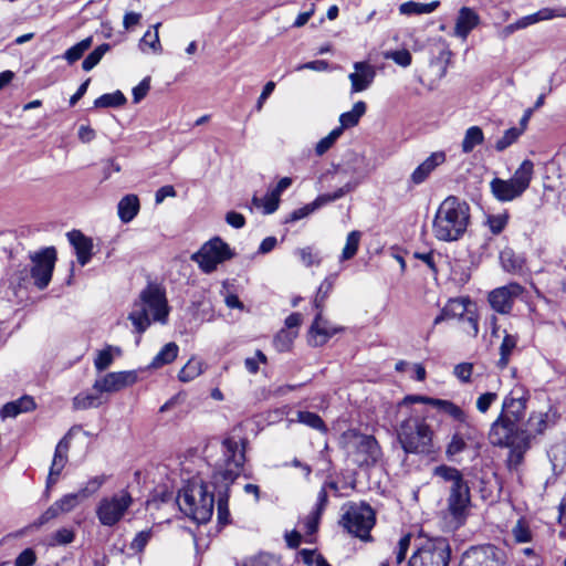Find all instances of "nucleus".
I'll list each match as a JSON object with an SVG mask.
<instances>
[{"instance_id":"35","label":"nucleus","mask_w":566,"mask_h":566,"mask_svg":"<svg viewBox=\"0 0 566 566\" xmlns=\"http://www.w3.org/2000/svg\"><path fill=\"white\" fill-rule=\"evenodd\" d=\"M205 370V363L196 357H191L178 373V379L182 382H189L199 377Z\"/></svg>"},{"instance_id":"7","label":"nucleus","mask_w":566,"mask_h":566,"mask_svg":"<svg viewBox=\"0 0 566 566\" xmlns=\"http://www.w3.org/2000/svg\"><path fill=\"white\" fill-rule=\"evenodd\" d=\"M340 444L347 455L358 465L376 464L381 458L377 440L356 430H347L340 437Z\"/></svg>"},{"instance_id":"55","label":"nucleus","mask_w":566,"mask_h":566,"mask_svg":"<svg viewBox=\"0 0 566 566\" xmlns=\"http://www.w3.org/2000/svg\"><path fill=\"white\" fill-rule=\"evenodd\" d=\"M83 501L81 494L77 493H70L62 496L60 500L55 501L60 507V511L62 514L69 513L72 510H74L80 502Z\"/></svg>"},{"instance_id":"22","label":"nucleus","mask_w":566,"mask_h":566,"mask_svg":"<svg viewBox=\"0 0 566 566\" xmlns=\"http://www.w3.org/2000/svg\"><path fill=\"white\" fill-rule=\"evenodd\" d=\"M471 496H470V488L449 492L447 503H448V512L454 520L455 526H460L465 517L468 507L470 505Z\"/></svg>"},{"instance_id":"52","label":"nucleus","mask_w":566,"mask_h":566,"mask_svg":"<svg viewBox=\"0 0 566 566\" xmlns=\"http://www.w3.org/2000/svg\"><path fill=\"white\" fill-rule=\"evenodd\" d=\"M384 57L394 61L401 67H408L412 63L411 53L408 50L387 51L384 53Z\"/></svg>"},{"instance_id":"8","label":"nucleus","mask_w":566,"mask_h":566,"mask_svg":"<svg viewBox=\"0 0 566 566\" xmlns=\"http://www.w3.org/2000/svg\"><path fill=\"white\" fill-rule=\"evenodd\" d=\"M340 523L348 533L366 539L375 524V513L373 509L365 503L349 502L343 506Z\"/></svg>"},{"instance_id":"13","label":"nucleus","mask_w":566,"mask_h":566,"mask_svg":"<svg viewBox=\"0 0 566 566\" xmlns=\"http://www.w3.org/2000/svg\"><path fill=\"white\" fill-rule=\"evenodd\" d=\"M566 17V8L552 9V8H543L535 13L525 15L520 18L513 23H510L502 28L497 32V36L502 40L507 39L514 32L518 30L526 29L533 24H536L542 21L552 20L554 18H565Z\"/></svg>"},{"instance_id":"43","label":"nucleus","mask_w":566,"mask_h":566,"mask_svg":"<svg viewBox=\"0 0 566 566\" xmlns=\"http://www.w3.org/2000/svg\"><path fill=\"white\" fill-rule=\"evenodd\" d=\"M114 353L116 355L120 354V349L107 346L104 349L99 350L94 359V366L98 371H103L107 369L114 360Z\"/></svg>"},{"instance_id":"50","label":"nucleus","mask_w":566,"mask_h":566,"mask_svg":"<svg viewBox=\"0 0 566 566\" xmlns=\"http://www.w3.org/2000/svg\"><path fill=\"white\" fill-rule=\"evenodd\" d=\"M297 421L318 431H325L326 427L322 418L310 411H298Z\"/></svg>"},{"instance_id":"54","label":"nucleus","mask_w":566,"mask_h":566,"mask_svg":"<svg viewBox=\"0 0 566 566\" xmlns=\"http://www.w3.org/2000/svg\"><path fill=\"white\" fill-rule=\"evenodd\" d=\"M295 254L300 258L301 262L307 268L321 264V258L318 256V253L315 252L314 249L311 247L297 249L295 251Z\"/></svg>"},{"instance_id":"64","label":"nucleus","mask_w":566,"mask_h":566,"mask_svg":"<svg viewBox=\"0 0 566 566\" xmlns=\"http://www.w3.org/2000/svg\"><path fill=\"white\" fill-rule=\"evenodd\" d=\"M150 88V77H145L137 86L133 88L134 103H139Z\"/></svg>"},{"instance_id":"42","label":"nucleus","mask_w":566,"mask_h":566,"mask_svg":"<svg viewBox=\"0 0 566 566\" xmlns=\"http://www.w3.org/2000/svg\"><path fill=\"white\" fill-rule=\"evenodd\" d=\"M471 302L469 298L465 297H458L450 300L444 308V315H449L450 318L452 317H460L463 318L465 313L468 312V305H470Z\"/></svg>"},{"instance_id":"47","label":"nucleus","mask_w":566,"mask_h":566,"mask_svg":"<svg viewBox=\"0 0 566 566\" xmlns=\"http://www.w3.org/2000/svg\"><path fill=\"white\" fill-rule=\"evenodd\" d=\"M512 535L514 541L520 544L528 543L533 537L530 524L524 518H520L512 527Z\"/></svg>"},{"instance_id":"33","label":"nucleus","mask_w":566,"mask_h":566,"mask_svg":"<svg viewBox=\"0 0 566 566\" xmlns=\"http://www.w3.org/2000/svg\"><path fill=\"white\" fill-rule=\"evenodd\" d=\"M179 353V347L176 343H167L160 352L153 358L149 368L158 369L165 365L172 363Z\"/></svg>"},{"instance_id":"15","label":"nucleus","mask_w":566,"mask_h":566,"mask_svg":"<svg viewBox=\"0 0 566 566\" xmlns=\"http://www.w3.org/2000/svg\"><path fill=\"white\" fill-rule=\"evenodd\" d=\"M416 402L430 405L436 409L442 411L443 413L448 415L453 420L459 421L460 423L468 422V415L458 405L453 403L450 400L430 398L426 396L412 395L405 397L402 401L399 403L400 412H402L405 408H408L410 405Z\"/></svg>"},{"instance_id":"6","label":"nucleus","mask_w":566,"mask_h":566,"mask_svg":"<svg viewBox=\"0 0 566 566\" xmlns=\"http://www.w3.org/2000/svg\"><path fill=\"white\" fill-rule=\"evenodd\" d=\"M222 457L216 464V476L228 486L242 472L245 462V442L241 438L227 437L221 443Z\"/></svg>"},{"instance_id":"53","label":"nucleus","mask_w":566,"mask_h":566,"mask_svg":"<svg viewBox=\"0 0 566 566\" xmlns=\"http://www.w3.org/2000/svg\"><path fill=\"white\" fill-rule=\"evenodd\" d=\"M74 536L75 535H74L73 530L63 527V528L55 531L50 536L49 544L51 546L66 545L74 541Z\"/></svg>"},{"instance_id":"30","label":"nucleus","mask_w":566,"mask_h":566,"mask_svg":"<svg viewBox=\"0 0 566 566\" xmlns=\"http://www.w3.org/2000/svg\"><path fill=\"white\" fill-rule=\"evenodd\" d=\"M69 448H70V446H69V442L66 441V439H62L57 443V446L55 448L52 465L50 468L49 482L54 483L57 480L63 468L65 467V463L67 461Z\"/></svg>"},{"instance_id":"11","label":"nucleus","mask_w":566,"mask_h":566,"mask_svg":"<svg viewBox=\"0 0 566 566\" xmlns=\"http://www.w3.org/2000/svg\"><path fill=\"white\" fill-rule=\"evenodd\" d=\"M232 258L230 247L220 238H213L206 242L191 259L205 273L213 272L217 266Z\"/></svg>"},{"instance_id":"23","label":"nucleus","mask_w":566,"mask_h":566,"mask_svg":"<svg viewBox=\"0 0 566 566\" xmlns=\"http://www.w3.org/2000/svg\"><path fill=\"white\" fill-rule=\"evenodd\" d=\"M480 24V15L478 12L469 7H462L459 10L455 24H454V35L465 40L470 32L474 30Z\"/></svg>"},{"instance_id":"63","label":"nucleus","mask_w":566,"mask_h":566,"mask_svg":"<svg viewBox=\"0 0 566 566\" xmlns=\"http://www.w3.org/2000/svg\"><path fill=\"white\" fill-rule=\"evenodd\" d=\"M36 562V555L32 548H25L14 560V566H33Z\"/></svg>"},{"instance_id":"60","label":"nucleus","mask_w":566,"mask_h":566,"mask_svg":"<svg viewBox=\"0 0 566 566\" xmlns=\"http://www.w3.org/2000/svg\"><path fill=\"white\" fill-rule=\"evenodd\" d=\"M105 481H106V478L104 475L94 476L86 482V484L78 491V493L81 494L82 499L84 500V499L93 495L94 493H96L102 488V485L105 483Z\"/></svg>"},{"instance_id":"49","label":"nucleus","mask_w":566,"mask_h":566,"mask_svg":"<svg viewBox=\"0 0 566 566\" xmlns=\"http://www.w3.org/2000/svg\"><path fill=\"white\" fill-rule=\"evenodd\" d=\"M296 336L297 331H289L283 328L275 335L273 344L279 352H286L290 349Z\"/></svg>"},{"instance_id":"39","label":"nucleus","mask_w":566,"mask_h":566,"mask_svg":"<svg viewBox=\"0 0 566 566\" xmlns=\"http://www.w3.org/2000/svg\"><path fill=\"white\" fill-rule=\"evenodd\" d=\"M360 239H361V232H359L357 230L350 231L347 234L345 245L339 255L340 262L348 261L356 255L358 248H359Z\"/></svg>"},{"instance_id":"32","label":"nucleus","mask_w":566,"mask_h":566,"mask_svg":"<svg viewBox=\"0 0 566 566\" xmlns=\"http://www.w3.org/2000/svg\"><path fill=\"white\" fill-rule=\"evenodd\" d=\"M160 22L154 24L153 30H147L139 42V49L143 52H147L146 48L154 54H160L163 52V46L159 40V27Z\"/></svg>"},{"instance_id":"29","label":"nucleus","mask_w":566,"mask_h":566,"mask_svg":"<svg viewBox=\"0 0 566 566\" xmlns=\"http://www.w3.org/2000/svg\"><path fill=\"white\" fill-rule=\"evenodd\" d=\"M139 199L136 195L124 196L117 205V214L122 222H130L139 212Z\"/></svg>"},{"instance_id":"12","label":"nucleus","mask_w":566,"mask_h":566,"mask_svg":"<svg viewBox=\"0 0 566 566\" xmlns=\"http://www.w3.org/2000/svg\"><path fill=\"white\" fill-rule=\"evenodd\" d=\"M530 391L522 384H515L502 402L501 416L518 423L525 416Z\"/></svg>"},{"instance_id":"28","label":"nucleus","mask_w":566,"mask_h":566,"mask_svg":"<svg viewBox=\"0 0 566 566\" xmlns=\"http://www.w3.org/2000/svg\"><path fill=\"white\" fill-rule=\"evenodd\" d=\"M35 409V402L31 396H23L14 401L7 402L0 410V417L14 418L22 412Z\"/></svg>"},{"instance_id":"41","label":"nucleus","mask_w":566,"mask_h":566,"mask_svg":"<svg viewBox=\"0 0 566 566\" xmlns=\"http://www.w3.org/2000/svg\"><path fill=\"white\" fill-rule=\"evenodd\" d=\"M126 97L120 91L103 94L94 101V106L99 108L119 107L126 103Z\"/></svg>"},{"instance_id":"44","label":"nucleus","mask_w":566,"mask_h":566,"mask_svg":"<svg viewBox=\"0 0 566 566\" xmlns=\"http://www.w3.org/2000/svg\"><path fill=\"white\" fill-rule=\"evenodd\" d=\"M93 43L92 36H88L75 45L71 46L69 50L64 53V59L70 63L73 64L77 60H80L83 54L91 48Z\"/></svg>"},{"instance_id":"34","label":"nucleus","mask_w":566,"mask_h":566,"mask_svg":"<svg viewBox=\"0 0 566 566\" xmlns=\"http://www.w3.org/2000/svg\"><path fill=\"white\" fill-rule=\"evenodd\" d=\"M439 1H432L430 3L407 1L399 6V12L403 15L428 14L433 12L439 7Z\"/></svg>"},{"instance_id":"61","label":"nucleus","mask_w":566,"mask_h":566,"mask_svg":"<svg viewBox=\"0 0 566 566\" xmlns=\"http://www.w3.org/2000/svg\"><path fill=\"white\" fill-rule=\"evenodd\" d=\"M496 399H497V394L484 392V394L480 395L476 399V402H475L476 409L481 413H485L490 409L492 403L496 401Z\"/></svg>"},{"instance_id":"62","label":"nucleus","mask_w":566,"mask_h":566,"mask_svg":"<svg viewBox=\"0 0 566 566\" xmlns=\"http://www.w3.org/2000/svg\"><path fill=\"white\" fill-rule=\"evenodd\" d=\"M333 283H334V281L332 279H329V277L325 279L321 283V285L318 287L317 295H316L315 301H314V304H315L316 308H319L322 306V304L324 303V301L326 300L328 293L333 289Z\"/></svg>"},{"instance_id":"18","label":"nucleus","mask_w":566,"mask_h":566,"mask_svg":"<svg viewBox=\"0 0 566 566\" xmlns=\"http://www.w3.org/2000/svg\"><path fill=\"white\" fill-rule=\"evenodd\" d=\"M523 292V287L517 283H510L497 287L489 294V302L492 308L499 313H509L516 297Z\"/></svg>"},{"instance_id":"1","label":"nucleus","mask_w":566,"mask_h":566,"mask_svg":"<svg viewBox=\"0 0 566 566\" xmlns=\"http://www.w3.org/2000/svg\"><path fill=\"white\" fill-rule=\"evenodd\" d=\"M470 224L469 205L455 196L447 197L432 220V234L441 242L460 240Z\"/></svg>"},{"instance_id":"16","label":"nucleus","mask_w":566,"mask_h":566,"mask_svg":"<svg viewBox=\"0 0 566 566\" xmlns=\"http://www.w3.org/2000/svg\"><path fill=\"white\" fill-rule=\"evenodd\" d=\"M136 381L137 375L134 370L112 371L96 378L93 389L104 396L120 391L126 387L133 386Z\"/></svg>"},{"instance_id":"37","label":"nucleus","mask_w":566,"mask_h":566,"mask_svg":"<svg viewBox=\"0 0 566 566\" xmlns=\"http://www.w3.org/2000/svg\"><path fill=\"white\" fill-rule=\"evenodd\" d=\"M484 142L483 130L479 126L469 127L461 143V149L464 154H470L473 149Z\"/></svg>"},{"instance_id":"14","label":"nucleus","mask_w":566,"mask_h":566,"mask_svg":"<svg viewBox=\"0 0 566 566\" xmlns=\"http://www.w3.org/2000/svg\"><path fill=\"white\" fill-rule=\"evenodd\" d=\"M55 261L56 251L54 248H46L32 256L33 266L31 269V276L34 280V284L40 290L49 285Z\"/></svg>"},{"instance_id":"57","label":"nucleus","mask_w":566,"mask_h":566,"mask_svg":"<svg viewBox=\"0 0 566 566\" xmlns=\"http://www.w3.org/2000/svg\"><path fill=\"white\" fill-rule=\"evenodd\" d=\"M60 507L56 502H54L50 507L46 509L45 512H43L31 525L30 527L39 528L43 526L44 524L49 523L50 521L56 518L59 515H61Z\"/></svg>"},{"instance_id":"51","label":"nucleus","mask_w":566,"mask_h":566,"mask_svg":"<svg viewBox=\"0 0 566 566\" xmlns=\"http://www.w3.org/2000/svg\"><path fill=\"white\" fill-rule=\"evenodd\" d=\"M465 448H467V441H465L464 434L461 433L460 431H455L452 434L451 440L447 446L446 454H447V457L452 458V457L461 453L462 451H464Z\"/></svg>"},{"instance_id":"24","label":"nucleus","mask_w":566,"mask_h":566,"mask_svg":"<svg viewBox=\"0 0 566 566\" xmlns=\"http://www.w3.org/2000/svg\"><path fill=\"white\" fill-rule=\"evenodd\" d=\"M446 161V154L443 151H434L428 156L410 175V182L412 185H420L424 182L431 172Z\"/></svg>"},{"instance_id":"3","label":"nucleus","mask_w":566,"mask_h":566,"mask_svg":"<svg viewBox=\"0 0 566 566\" xmlns=\"http://www.w3.org/2000/svg\"><path fill=\"white\" fill-rule=\"evenodd\" d=\"M434 432L426 417L409 411L397 428L398 441L408 453H427L432 448Z\"/></svg>"},{"instance_id":"46","label":"nucleus","mask_w":566,"mask_h":566,"mask_svg":"<svg viewBox=\"0 0 566 566\" xmlns=\"http://www.w3.org/2000/svg\"><path fill=\"white\" fill-rule=\"evenodd\" d=\"M111 50V45L108 43H103L94 49L83 61L82 67L84 71H91L95 67L104 54Z\"/></svg>"},{"instance_id":"31","label":"nucleus","mask_w":566,"mask_h":566,"mask_svg":"<svg viewBox=\"0 0 566 566\" xmlns=\"http://www.w3.org/2000/svg\"><path fill=\"white\" fill-rule=\"evenodd\" d=\"M106 402L103 395L99 391H83L73 398V407L76 410H85L90 408H97Z\"/></svg>"},{"instance_id":"58","label":"nucleus","mask_w":566,"mask_h":566,"mask_svg":"<svg viewBox=\"0 0 566 566\" xmlns=\"http://www.w3.org/2000/svg\"><path fill=\"white\" fill-rule=\"evenodd\" d=\"M240 566H279V562L270 554H259L247 558Z\"/></svg>"},{"instance_id":"9","label":"nucleus","mask_w":566,"mask_h":566,"mask_svg":"<svg viewBox=\"0 0 566 566\" xmlns=\"http://www.w3.org/2000/svg\"><path fill=\"white\" fill-rule=\"evenodd\" d=\"M133 504V497L126 490L104 496L96 506V516L104 526L117 524Z\"/></svg>"},{"instance_id":"25","label":"nucleus","mask_w":566,"mask_h":566,"mask_svg":"<svg viewBox=\"0 0 566 566\" xmlns=\"http://www.w3.org/2000/svg\"><path fill=\"white\" fill-rule=\"evenodd\" d=\"M337 332L338 329L324 319L319 312L310 329V343L314 346H322Z\"/></svg>"},{"instance_id":"59","label":"nucleus","mask_w":566,"mask_h":566,"mask_svg":"<svg viewBox=\"0 0 566 566\" xmlns=\"http://www.w3.org/2000/svg\"><path fill=\"white\" fill-rule=\"evenodd\" d=\"M547 426V416L543 412L532 413L527 420V427L532 433H542Z\"/></svg>"},{"instance_id":"40","label":"nucleus","mask_w":566,"mask_h":566,"mask_svg":"<svg viewBox=\"0 0 566 566\" xmlns=\"http://www.w3.org/2000/svg\"><path fill=\"white\" fill-rule=\"evenodd\" d=\"M553 470L562 472L566 468V439L554 444L548 452Z\"/></svg>"},{"instance_id":"48","label":"nucleus","mask_w":566,"mask_h":566,"mask_svg":"<svg viewBox=\"0 0 566 566\" xmlns=\"http://www.w3.org/2000/svg\"><path fill=\"white\" fill-rule=\"evenodd\" d=\"M523 134V128L512 127L504 132L495 143V149L497 151H504L511 145H513L520 136Z\"/></svg>"},{"instance_id":"21","label":"nucleus","mask_w":566,"mask_h":566,"mask_svg":"<svg viewBox=\"0 0 566 566\" xmlns=\"http://www.w3.org/2000/svg\"><path fill=\"white\" fill-rule=\"evenodd\" d=\"M376 69L367 62H355L354 72L348 75L352 85V93L367 90L374 82Z\"/></svg>"},{"instance_id":"10","label":"nucleus","mask_w":566,"mask_h":566,"mask_svg":"<svg viewBox=\"0 0 566 566\" xmlns=\"http://www.w3.org/2000/svg\"><path fill=\"white\" fill-rule=\"evenodd\" d=\"M449 546L444 538L427 539L411 556L408 566H447Z\"/></svg>"},{"instance_id":"38","label":"nucleus","mask_w":566,"mask_h":566,"mask_svg":"<svg viewBox=\"0 0 566 566\" xmlns=\"http://www.w3.org/2000/svg\"><path fill=\"white\" fill-rule=\"evenodd\" d=\"M518 336L516 334H510L505 332L502 344L500 346V359L499 366L504 368L507 366L510 356L516 347Z\"/></svg>"},{"instance_id":"26","label":"nucleus","mask_w":566,"mask_h":566,"mask_svg":"<svg viewBox=\"0 0 566 566\" xmlns=\"http://www.w3.org/2000/svg\"><path fill=\"white\" fill-rule=\"evenodd\" d=\"M433 474L450 484L449 492L462 491L469 488L463 474L457 468L442 464L434 468Z\"/></svg>"},{"instance_id":"56","label":"nucleus","mask_w":566,"mask_h":566,"mask_svg":"<svg viewBox=\"0 0 566 566\" xmlns=\"http://www.w3.org/2000/svg\"><path fill=\"white\" fill-rule=\"evenodd\" d=\"M509 222V214L506 212L492 214L488 217L486 224L493 234L501 233Z\"/></svg>"},{"instance_id":"36","label":"nucleus","mask_w":566,"mask_h":566,"mask_svg":"<svg viewBox=\"0 0 566 566\" xmlns=\"http://www.w3.org/2000/svg\"><path fill=\"white\" fill-rule=\"evenodd\" d=\"M367 106L365 102L359 101L354 104L349 112H345L339 116L340 127L343 129L356 126L360 117L366 113Z\"/></svg>"},{"instance_id":"27","label":"nucleus","mask_w":566,"mask_h":566,"mask_svg":"<svg viewBox=\"0 0 566 566\" xmlns=\"http://www.w3.org/2000/svg\"><path fill=\"white\" fill-rule=\"evenodd\" d=\"M69 241L74 247L77 260L81 265H85L92 256L93 243L80 231H71L67 233Z\"/></svg>"},{"instance_id":"20","label":"nucleus","mask_w":566,"mask_h":566,"mask_svg":"<svg viewBox=\"0 0 566 566\" xmlns=\"http://www.w3.org/2000/svg\"><path fill=\"white\" fill-rule=\"evenodd\" d=\"M327 503V491L321 489L317 494L316 506L298 523L300 528L304 532L306 543L314 542V534L318 528L322 512Z\"/></svg>"},{"instance_id":"19","label":"nucleus","mask_w":566,"mask_h":566,"mask_svg":"<svg viewBox=\"0 0 566 566\" xmlns=\"http://www.w3.org/2000/svg\"><path fill=\"white\" fill-rule=\"evenodd\" d=\"M517 432V423L503 416H499L491 424L490 442L499 447H513Z\"/></svg>"},{"instance_id":"4","label":"nucleus","mask_w":566,"mask_h":566,"mask_svg":"<svg viewBox=\"0 0 566 566\" xmlns=\"http://www.w3.org/2000/svg\"><path fill=\"white\" fill-rule=\"evenodd\" d=\"M213 494L201 480H192L178 494L180 511L197 523L208 522L213 513Z\"/></svg>"},{"instance_id":"5","label":"nucleus","mask_w":566,"mask_h":566,"mask_svg":"<svg viewBox=\"0 0 566 566\" xmlns=\"http://www.w3.org/2000/svg\"><path fill=\"white\" fill-rule=\"evenodd\" d=\"M534 175V164L525 159L510 179L494 178L490 189L494 198L501 202H510L520 198L530 187Z\"/></svg>"},{"instance_id":"45","label":"nucleus","mask_w":566,"mask_h":566,"mask_svg":"<svg viewBox=\"0 0 566 566\" xmlns=\"http://www.w3.org/2000/svg\"><path fill=\"white\" fill-rule=\"evenodd\" d=\"M252 205L256 209H262L263 213L270 214L273 213L279 208L280 199H277L269 191L264 198H259L254 196L252 198Z\"/></svg>"},{"instance_id":"17","label":"nucleus","mask_w":566,"mask_h":566,"mask_svg":"<svg viewBox=\"0 0 566 566\" xmlns=\"http://www.w3.org/2000/svg\"><path fill=\"white\" fill-rule=\"evenodd\" d=\"M460 566H505L502 553L494 546L473 547L465 552Z\"/></svg>"},{"instance_id":"2","label":"nucleus","mask_w":566,"mask_h":566,"mask_svg":"<svg viewBox=\"0 0 566 566\" xmlns=\"http://www.w3.org/2000/svg\"><path fill=\"white\" fill-rule=\"evenodd\" d=\"M169 306L165 291L156 285H147L134 303L128 318L138 333H144L151 322L166 324L169 315Z\"/></svg>"}]
</instances>
